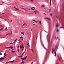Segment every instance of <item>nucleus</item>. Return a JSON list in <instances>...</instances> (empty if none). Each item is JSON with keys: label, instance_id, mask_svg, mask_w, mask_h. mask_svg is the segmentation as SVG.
I'll return each mask as SVG.
<instances>
[{"label": "nucleus", "instance_id": "1", "mask_svg": "<svg viewBox=\"0 0 64 64\" xmlns=\"http://www.w3.org/2000/svg\"><path fill=\"white\" fill-rule=\"evenodd\" d=\"M14 60H12V61H10L9 62H6L5 64H8V63H13L14 62Z\"/></svg>", "mask_w": 64, "mask_h": 64}, {"label": "nucleus", "instance_id": "2", "mask_svg": "<svg viewBox=\"0 0 64 64\" xmlns=\"http://www.w3.org/2000/svg\"><path fill=\"white\" fill-rule=\"evenodd\" d=\"M27 56H26V57L24 58H24H20L22 60H23L24 59V60H25L26 59V58H27Z\"/></svg>", "mask_w": 64, "mask_h": 64}, {"label": "nucleus", "instance_id": "3", "mask_svg": "<svg viewBox=\"0 0 64 64\" xmlns=\"http://www.w3.org/2000/svg\"><path fill=\"white\" fill-rule=\"evenodd\" d=\"M45 5H42L41 6L42 8H44L45 7Z\"/></svg>", "mask_w": 64, "mask_h": 64}, {"label": "nucleus", "instance_id": "4", "mask_svg": "<svg viewBox=\"0 0 64 64\" xmlns=\"http://www.w3.org/2000/svg\"><path fill=\"white\" fill-rule=\"evenodd\" d=\"M31 9V10H34V9H35V8L34 7H32V8Z\"/></svg>", "mask_w": 64, "mask_h": 64}, {"label": "nucleus", "instance_id": "5", "mask_svg": "<svg viewBox=\"0 0 64 64\" xmlns=\"http://www.w3.org/2000/svg\"><path fill=\"white\" fill-rule=\"evenodd\" d=\"M14 8H15V9H16V10H18V11H21V10H19L18 8H17L15 7H14Z\"/></svg>", "mask_w": 64, "mask_h": 64}, {"label": "nucleus", "instance_id": "6", "mask_svg": "<svg viewBox=\"0 0 64 64\" xmlns=\"http://www.w3.org/2000/svg\"><path fill=\"white\" fill-rule=\"evenodd\" d=\"M8 48H11V49H12L13 48V46H10V47H8Z\"/></svg>", "mask_w": 64, "mask_h": 64}, {"label": "nucleus", "instance_id": "7", "mask_svg": "<svg viewBox=\"0 0 64 64\" xmlns=\"http://www.w3.org/2000/svg\"><path fill=\"white\" fill-rule=\"evenodd\" d=\"M20 38L21 39V40H23V38L22 36H21L20 37Z\"/></svg>", "mask_w": 64, "mask_h": 64}, {"label": "nucleus", "instance_id": "8", "mask_svg": "<svg viewBox=\"0 0 64 64\" xmlns=\"http://www.w3.org/2000/svg\"><path fill=\"white\" fill-rule=\"evenodd\" d=\"M20 32L22 34H23V35H24V33L23 32H22L21 31H20Z\"/></svg>", "mask_w": 64, "mask_h": 64}, {"label": "nucleus", "instance_id": "9", "mask_svg": "<svg viewBox=\"0 0 64 64\" xmlns=\"http://www.w3.org/2000/svg\"><path fill=\"white\" fill-rule=\"evenodd\" d=\"M58 26H59V24L58 23L56 25V27H58Z\"/></svg>", "mask_w": 64, "mask_h": 64}, {"label": "nucleus", "instance_id": "10", "mask_svg": "<svg viewBox=\"0 0 64 64\" xmlns=\"http://www.w3.org/2000/svg\"><path fill=\"white\" fill-rule=\"evenodd\" d=\"M39 23L40 25H41V22L40 21H39Z\"/></svg>", "mask_w": 64, "mask_h": 64}, {"label": "nucleus", "instance_id": "11", "mask_svg": "<svg viewBox=\"0 0 64 64\" xmlns=\"http://www.w3.org/2000/svg\"><path fill=\"white\" fill-rule=\"evenodd\" d=\"M3 60V57H2L1 58H0V61H1Z\"/></svg>", "mask_w": 64, "mask_h": 64}, {"label": "nucleus", "instance_id": "12", "mask_svg": "<svg viewBox=\"0 0 64 64\" xmlns=\"http://www.w3.org/2000/svg\"><path fill=\"white\" fill-rule=\"evenodd\" d=\"M52 54H53V52H54V49L53 48L52 50Z\"/></svg>", "mask_w": 64, "mask_h": 64}, {"label": "nucleus", "instance_id": "13", "mask_svg": "<svg viewBox=\"0 0 64 64\" xmlns=\"http://www.w3.org/2000/svg\"><path fill=\"white\" fill-rule=\"evenodd\" d=\"M54 56H56V52H54Z\"/></svg>", "mask_w": 64, "mask_h": 64}, {"label": "nucleus", "instance_id": "14", "mask_svg": "<svg viewBox=\"0 0 64 64\" xmlns=\"http://www.w3.org/2000/svg\"><path fill=\"white\" fill-rule=\"evenodd\" d=\"M36 13H39V11H38V10H36Z\"/></svg>", "mask_w": 64, "mask_h": 64}, {"label": "nucleus", "instance_id": "15", "mask_svg": "<svg viewBox=\"0 0 64 64\" xmlns=\"http://www.w3.org/2000/svg\"><path fill=\"white\" fill-rule=\"evenodd\" d=\"M50 6H51V0H50Z\"/></svg>", "mask_w": 64, "mask_h": 64}, {"label": "nucleus", "instance_id": "16", "mask_svg": "<svg viewBox=\"0 0 64 64\" xmlns=\"http://www.w3.org/2000/svg\"><path fill=\"white\" fill-rule=\"evenodd\" d=\"M27 45L29 47H30V45H29V43H28V44H27Z\"/></svg>", "mask_w": 64, "mask_h": 64}, {"label": "nucleus", "instance_id": "17", "mask_svg": "<svg viewBox=\"0 0 64 64\" xmlns=\"http://www.w3.org/2000/svg\"><path fill=\"white\" fill-rule=\"evenodd\" d=\"M24 53H25V52H24L22 54V55H23V54H24Z\"/></svg>", "mask_w": 64, "mask_h": 64}, {"label": "nucleus", "instance_id": "18", "mask_svg": "<svg viewBox=\"0 0 64 64\" xmlns=\"http://www.w3.org/2000/svg\"><path fill=\"white\" fill-rule=\"evenodd\" d=\"M56 39L57 40V39H58V40H59V38H58V37H57V38H56Z\"/></svg>", "mask_w": 64, "mask_h": 64}, {"label": "nucleus", "instance_id": "19", "mask_svg": "<svg viewBox=\"0 0 64 64\" xmlns=\"http://www.w3.org/2000/svg\"><path fill=\"white\" fill-rule=\"evenodd\" d=\"M30 50L31 51H32V52H34V51H33V50L32 49L31 50Z\"/></svg>", "mask_w": 64, "mask_h": 64}, {"label": "nucleus", "instance_id": "20", "mask_svg": "<svg viewBox=\"0 0 64 64\" xmlns=\"http://www.w3.org/2000/svg\"><path fill=\"white\" fill-rule=\"evenodd\" d=\"M26 11H28V10L29 9L28 8H26Z\"/></svg>", "mask_w": 64, "mask_h": 64}, {"label": "nucleus", "instance_id": "21", "mask_svg": "<svg viewBox=\"0 0 64 64\" xmlns=\"http://www.w3.org/2000/svg\"><path fill=\"white\" fill-rule=\"evenodd\" d=\"M17 39H16V40H14V42H16V40H17Z\"/></svg>", "mask_w": 64, "mask_h": 64}, {"label": "nucleus", "instance_id": "22", "mask_svg": "<svg viewBox=\"0 0 64 64\" xmlns=\"http://www.w3.org/2000/svg\"><path fill=\"white\" fill-rule=\"evenodd\" d=\"M12 53H14V52H15V51H13V50H12Z\"/></svg>", "mask_w": 64, "mask_h": 64}, {"label": "nucleus", "instance_id": "23", "mask_svg": "<svg viewBox=\"0 0 64 64\" xmlns=\"http://www.w3.org/2000/svg\"><path fill=\"white\" fill-rule=\"evenodd\" d=\"M20 40H18V43H20Z\"/></svg>", "mask_w": 64, "mask_h": 64}, {"label": "nucleus", "instance_id": "24", "mask_svg": "<svg viewBox=\"0 0 64 64\" xmlns=\"http://www.w3.org/2000/svg\"><path fill=\"white\" fill-rule=\"evenodd\" d=\"M51 14H50V16H52V13H50Z\"/></svg>", "mask_w": 64, "mask_h": 64}, {"label": "nucleus", "instance_id": "25", "mask_svg": "<svg viewBox=\"0 0 64 64\" xmlns=\"http://www.w3.org/2000/svg\"><path fill=\"white\" fill-rule=\"evenodd\" d=\"M32 21H34V22H35V21H36V20H32Z\"/></svg>", "mask_w": 64, "mask_h": 64}, {"label": "nucleus", "instance_id": "26", "mask_svg": "<svg viewBox=\"0 0 64 64\" xmlns=\"http://www.w3.org/2000/svg\"><path fill=\"white\" fill-rule=\"evenodd\" d=\"M2 29H3V28H2L0 30V31H1Z\"/></svg>", "mask_w": 64, "mask_h": 64}, {"label": "nucleus", "instance_id": "27", "mask_svg": "<svg viewBox=\"0 0 64 64\" xmlns=\"http://www.w3.org/2000/svg\"><path fill=\"white\" fill-rule=\"evenodd\" d=\"M7 29V27H6V28L5 29V30H6Z\"/></svg>", "mask_w": 64, "mask_h": 64}, {"label": "nucleus", "instance_id": "28", "mask_svg": "<svg viewBox=\"0 0 64 64\" xmlns=\"http://www.w3.org/2000/svg\"><path fill=\"white\" fill-rule=\"evenodd\" d=\"M48 18H45V19H48Z\"/></svg>", "mask_w": 64, "mask_h": 64}, {"label": "nucleus", "instance_id": "29", "mask_svg": "<svg viewBox=\"0 0 64 64\" xmlns=\"http://www.w3.org/2000/svg\"><path fill=\"white\" fill-rule=\"evenodd\" d=\"M48 20H51V19L48 18Z\"/></svg>", "mask_w": 64, "mask_h": 64}, {"label": "nucleus", "instance_id": "30", "mask_svg": "<svg viewBox=\"0 0 64 64\" xmlns=\"http://www.w3.org/2000/svg\"><path fill=\"white\" fill-rule=\"evenodd\" d=\"M34 14H36V11H34Z\"/></svg>", "mask_w": 64, "mask_h": 64}, {"label": "nucleus", "instance_id": "31", "mask_svg": "<svg viewBox=\"0 0 64 64\" xmlns=\"http://www.w3.org/2000/svg\"><path fill=\"white\" fill-rule=\"evenodd\" d=\"M60 28H63V27H60Z\"/></svg>", "mask_w": 64, "mask_h": 64}, {"label": "nucleus", "instance_id": "32", "mask_svg": "<svg viewBox=\"0 0 64 64\" xmlns=\"http://www.w3.org/2000/svg\"><path fill=\"white\" fill-rule=\"evenodd\" d=\"M22 48V46H20V48Z\"/></svg>", "mask_w": 64, "mask_h": 64}, {"label": "nucleus", "instance_id": "33", "mask_svg": "<svg viewBox=\"0 0 64 64\" xmlns=\"http://www.w3.org/2000/svg\"><path fill=\"white\" fill-rule=\"evenodd\" d=\"M24 63V62L22 61V62L21 63Z\"/></svg>", "mask_w": 64, "mask_h": 64}, {"label": "nucleus", "instance_id": "34", "mask_svg": "<svg viewBox=\"0 0 64 64\" xmlns=\"http://www.w3.org/2000/svg\"><path fill=\"white\" fill-rule=\"evenodd\" d=\"M18 50V51H19V49H18V50Z\"/></svg>", "mask_w": 64, "mask_h": 64}, {"label": "nucleus", "instance_id": "35", "mask_svg": "<svg viewBox=\"0 0 64 64\" xmlns=\"http://www.w3.org/2000/svg\"><path fill=\"white\" fill-rule=\"evenodd\" d=\"M23 49H24V48H23V49H22V51H23Z\"/></svg>", "mask_w": 64, "mask_h": 64}, {"label": "nucleus", "instance_id": "36", "mask_svg": "<svg viewBox=\"0 0 64 64\" xmlns=\"http://www.w3.org/2000/svg\"><path fill=\"white\" fill-rule=\"evenodd\" d=\"M48 35H47V39H48Z\"/></svg>", "mask_w": 64, "mask_h": 64}, {"label": "nucleus", "instance_id": "37", "mask_svg": "<svg viewBox=\"0 0 64 64\" xmlns=\"http://www.w3.org/2000/svg\"><path fill=\"white\" fill-rule=\"evenodd\" d=\"M24 24V25H26V24H27L25 23Z\"/></svg>", "mask_w": 64, "mask_h": 64}, {"label": "nucleus", "instance_id": "38", "mask_svg": "<svg viewBox=\"0 0 64 64\" xmlns=\"http://www.w3.org/2000/svg\"><path fill=\"white\" fill-rule=\"evenodd\" d=\"M6 55V53L5 52L4 54V55Z\"/></svg>", "mask_w": 64, "mask_h": 64}, {"label": "nucleus", "instance_id": "39", "mask_svg": "<svg viewBox=\"0 0 64 64\" xmlns=\"http://www.w3.org/2000/svg\"><path fill=\"white\" fill-rule=\"evenodd\" d=\"M24 25H25V24H23L22 26H24Z\"/></svg>", "mask_w": 64, "mask_h": 64}, {"label": "nucleus", "instance_id": "40", "mask_svg": "<svg viewBox=\"0 0 64 64\" xmlns=\"http://www.w3.org/2000/svg\"><path fill=\"white\" fill-rule=\"evenodd\" d=\"M24 11H26V9H24Z\"/></svg>", "mask_w": 64, "mask_h": 64}, {"label": "nucleus", "instance_id": "41", "mask_svg": "<svg viewBox=\"0 0 64 64\" xmlns=\"http://www.w3.org/2000/svg\"><path fill=\"white\" fill-rule=\"evenodd\" d=\"M19 46H18V48H19Z\"/></svg>", "mask_w": 64, "mask_h": 64}, {"label": "nucleus", "instance_id": "42", "mask_svg": "<svg viewBox=\"0 0 64 64\" xmlns=\"http://www.w3.org/2000/svg\"><path fill=\"white\" fill-rule=\"evenodd\" d=\"M22 56H21L20 57H21V58H22Z\"/></svg>", "mask_w": 64, "mask_h": 64}, {"label": "nucleus", "instance_id": "43", "mask_svg": "<svg viewBox=\"0 0 64 64\" xmlns=\"http://www.w3.org/2000/svg\"><path fill=\"white\" fill-rule=\"evenodd\" d=\"M56 64H59V63H58V62H57V63H56Z\"/></svg>", "mask_w": 64, "mask_h": 64}, {"label": "nucleus", "instance_id": "44", "mask_svg": "<svg viewBox=\"0 0 64 64\" xmlns=\"http://www.w3.org/2000/svg\"><path fill=\"white\" fill-rule=\"evenodd\" d=\"M22 9L23 10V9H24V8H22Z\"/></svg>", "mask_w": 64, "mask_h": 64}, {"label": "nucleus", "instance_id": "45", "mask_svg": "<svg viewBox=\"0 0 64 64\" xmlns=\"http://www.w3.org/2000/svg\"><path fill=\"white\" fill-rule=\"evenodd\" d=\"M8 48V47H6V48Z\"/></svg>", "mask_w": 64, "mask_h": 64}, {"label": "nucleus", "instance_id": "46", "mask_svg": "<svg viewBox=\"0 0 64 64\" xmlns=\"http://www.w3.org/2000/svg\"><path fill=\"white\" fill-rule=\"evenodd\" d=\"M2 3H4V2H3L2 1Z\"/></svg>", "mask_w": 64, "mask_h": 64}, {"label": "nucleus", "instance_id": "47", "mask_svg": "<svg viewBox=\"0 0 64 64\" xmlns=\"http://www.w3.org/2000/svg\"><path fill=\"white\" fill-rule=\"evenodd\" d=\"M56 31H57V32H58V30H57Z\"/></svg>", "mask_w": 64, "mask_h": 64}, {"label": "nucleus", "instance_id": "48", "mask_svg": "<svg viewBox=\"0 0 64 64\" xmlns=\"http://www.w3.org/2000/svg\"><path fill=\"white\" fill-rule=\"evenodd\" d=\"M7 35H8V34H6V36Z\"/></svg>", "mask_w": 64, "mask_h": 64}, {"label": "nucleus", "instance_id": "49", "mask_svg": "<svg viewBox=\"0 0 64 64\" xmlns=\"http://www.w3.org/2000/svg\"><path fill=\"white\" fill-rule=\"evenodd\" d=\"M33 62L31 63V64H33Z\"/></svg>", "mask_w": 64, "mask_h": 64}, {"label": "nucleus", "instance_id": "50", "mask_svg": "<svg viewBox=\"0 0 64 64\" xmlns=\"http://www.w3.org/2000/svg\"><path fill=\"white\" fill-rule=\"evenodd\" d=\"M22 47H23V44H22Z\"/></svg>", "mask_w": 64, "mask_h": 64}, {"label": "nucleus", "instance_id": "51", "mask_svg": "<svg viewBox=\"0 0 64 64\" xmlns=\"http://www.w3.org/2000/svg\"><path fill=\"white\" fill-rule=\"evenodd\" d=\"M12 33L10 34H12Z\"/></svg>", "mask_w": 64, "mask_h": 64}, {"label": "nucleus", "instance_id": "52", "mask_svg": "<svg viewBox=\"0 0 64 64\" xmlns=\"http://www.w3.org/2000/svg\"><path fill=\"white\" fill-rule=\"evenodd\" d=\"M2 55V54H0V55Z\"/></svg>", "mask_w": 64, "mask_h": 64}, {"label": "nucleus", "instance_id": "53", "mask_svg": "<svg viewBox=\"0 0 64 64\" xmlns=\"http://www.w3.org/2000/svg\"><path fill=\"white\" fill-rule=\"evenodd\" d=\"M35 22H36V23H37V22H38V21H36Z\"/></svg>", "mask_w": 64, "mask_h": 64}, {"label": "nucleus", "instance_id": "54", "mask_svg": "<svg viewBox=\"0 0 64 64\" xmlns=\"http://www.w3.org/2000/svg\"><path fill=\"white\" fill-rule=\"evenodd\" d=\"M56 39V36L55 37L54 39Z\"/></svg>", "mask_w": 64, "mask_h": 64}, {"label": "nucleus", "instance_id": "55", "mask_svg": "<svg viewBox=\"0 0 64 64\" xmlns=\"http://www.w3.org/2000/svg\"><path fill=\"white\" fill-rule=\"evenodd\" d=\"M30 1H33V0H30Z\"/></svg>", "mask_w": 64, "mask_h": 64}, {"label": "nucleus", "instance_id": "56", "mask_svg": "<svg viewBox=\"0 0 64 64\" xmlns=\"http://www.w3.org/2000/svg\"><path fill=\"white\" fill-rule=\"evenodd\" d=\"M2 14H4V13L3 12H2Z\"/></svg>", "mask_w": 64, "mask_h": 64}, {"label": "nucleus", "instance_id": "57", "mask_svg": "<svg viewBox=\"0 0 64 64\" xmlns=\"http://www.w3.org/2000/svg\"><path fill=\"white\" fill-rule=\"evenodd\" d=\"M51 9H50V10L51 11Z\"/></svg>", "mask_w": 64, "mask_h": 64}, {"label": "nucleus", "instance_id": "58", "mask_svg": "<svg viewBox=\"0 0 64 64\" xmlns=\"http://www.w3.org/2000/svg\"><path fill=\"white\" fill-rule=\"evenodd\" d=\"M8 34H9V33H8Z\"/></svg>", "mask_w": 64, "mask_h": 64}, {"label": "nucleus", "instance_id": "59", "mask_svg": "<svg viewBox=\"0 0 64 64\" xmlns=\"http://www.w3.org/2000/svg\"><path fill=\"white\" fill-rule=\"evenodd\" d=\"M56 18H57L58 19V17H57V16H56Z\"/></svg>", "mask_w": 64, "mask_h": 64}, {"label": "nucleus", "instance_id": "60", "mask_svg": "<svg viewBox=\"0 0 64 64\" xmlns=\"http://www.w3.org/2000/svg\"><path fill=\"white\" fill-rule=\"evenodd\" d=\"M23 48H24V47H22V49Z\"/></svg>", "mask_w": 64, "mask_h": 64}, {"label": "nucleus", "instance_id": "61", "mask_svg": "<svg viewBox=\"0 0 64 64\" xmlns=\"http://www.w3.org/2000/svg\"><path fill=\"white\" fill-rule=\"evenodd\" d=\"M2 58V60L3 59H4V58Z\"/></svg>", "mask_w": 64, "mask_h": 64}, {"label": "nucleus", "instance_id": "62", "mask_svg": "<svg viewBox=\"0 0 64 64\" xmlns=\"http://www.w3.org/2000/svg\"><path fill=\"white\" fill-rule=\"evenodd\" d=\"M32 31H33L32 30Z\"/></svg>", "mask_w": 64, "mask_h": 64}, {"label": "nucleus", "instance_id": "63", "mask_svg": "<svg viewBox=\"0 0 64 64\" xmlns=\"http://www.w3.org/2000/svg\"><path fill=\"white\" fill-rule=\"evenodd\" d=\"M18 57L20 58V56H18Z\"/></svg>", "mask_w": 64, "mask_h": 64}, {"label": "nucleus", "instance_id": "64", "mask_svg": "<svg viewBox=\"0 0 64 64\" xmlns=\"http://www.w3.org/2000/svg\"><path fill=\"white\" fill-rule=\"evenodd\" d=\"M12 20H11L12 22Z\"/></svg>", "mask_w": 64, "mask_h": 64}]
</instances>
